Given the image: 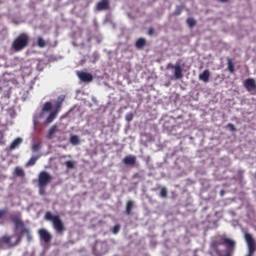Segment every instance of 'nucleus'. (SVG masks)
I'll use <instances>...</instances> for the list:
<instances>
[{
    "mask_svg": "<svg viewBox=\"0 0 256 256\" xmlns=\"http://www.w3.org/2000/svg\"><path fill=\"white\" fill-rule=\"evenodd\" d=\"M38 234L41 241H44V243H51L53 237L47 229H39Z\"/></svg>",
    "mask_w": 256,
    "mask_h": 256,
    "instance_id": "8",
    "label": "nucleus"
},
{
    "mask_svg": "<svg viewBox=\"0 0 256 256\" xmlns=\"http://www.w3.org/2000/svg\"><path fill=\"white\" fill-rule=\"evenodd\" d=\"M168 193H160L161 197H167Z\"/></svg>",
    "mask_w": 256,
    "mask_h": 256,
    "instance_id": "37",
    "label": "nucleus"
},
{
    "mask_svg": "<svg viewBox=\"0 0 256 256\" xmlns=\"http://www.w3.org/2000/svg\"><path fill=\"white\" fill-rule=\"evenodd\" d=\"M133 177H134V178H135V177H140V175H139V173H136V174L133 175Z\"/></svg>",
    "mask_w": 256,
    "mask_h": 256,
    "instance_id": "40",
    "label": "nucleus"
},
{
    "mask_svg": "<svg viewBox=\"0 0 256 256\" xmlns=\"http://www.w3.org/2000/svg\"><path fill=\"white\" fill-rule=\"evenodd\" d=\"M70 143H71L72 145H80L81 141H80L78 135H71V137H70Z\"/></svg>",
    "mask_w": 256,
    "mask_h": 256,
    "instance_id": "24",
    "label": "nucleus"
},
{
    "mask_svg": "<svg viewBox=\"0 0 256 256\" xmlns=\"http://www.w3.org/2000/svg\"><path fill=\"white\" fill-rule=\"evenodd\" d=\"M21 143H23V139L21 137H17L16 139H14V141H12L10 145L11 151L17 149L21 145Z\"/></svg>",
    "mask_w": 256,
    "mask_h": 256,
    "instance_id": "17",
    "label": "nucleus"
},
{
    "mask_svg": "<svg viewBox=\"0 0 256 256\" xmlns=\"http://www.w3.org/2000/svg\"><path fill=\"white\" fill-rule=\"evenodd\" d=\"M161 193H167V189H161Z\"/></svg>",
    "mask_w": 256,
    "mask_h": 256,
    "instance_id": "39",
    "label": "nucleus"
},
{
    "mask_svg": "<svg viewBox=\"0 0 256 256\" xmlns=\"http://www.w3.org/2000/svg\"><path fill=\"white\" fill-rule=\"evenodd\" d=\"M56 129H57V127H56L55 125H53V127H51V128L49 129V135H50V136L54 135Z\"/></svg>",
    "mask_w": 256,
    "mask_h": 256,
    "instance_id": "33",
    "label": "nucleus"
},
{
    "mask_svg": "<svg viewBox=\"0 0 256 256\" xmlns=\"http://www.w3.org/2000/svg\"><path fill=\"white\" fill-rule=\"evenodd\" d=\"M211 248L213 249L217 256H223L219 249V239H215L214 241H212Z\"/></svg>",
    "mask_w": 256,
    "mask_h": 256,
    "instance_id": "14",
    "label": "nucleus"
},
{
    "mask_svg": "<svg viewBox=\"0 0 256 256\" xmlns=\"http://www.w3.org/2000/svg\"><path fill=\"white\" fill-rule=\"evenodd\" d=\"M134 207V202L133 201H128L126 203V215H131Z\"/></svg>",
    "mask_w": 256,
    "mask_h": 256,
    "instance_id": "21",
    "label": "nucleus"
},
{
    "mask_svg": "<svg viewBox=\"0 0 256 256\" xmlns=\"http://www.w3.org/2000/svg\"><path fill=\"white\" fill-rule=\"evenodd\" d=\"M14 175H16V177L24 178L26 173H25L23 167H15Z\"/></svg>",
    "mask_w": 256,
    "mask_h": 256,
    "instance_id": "18",
    "label": "nucleus"
},
{
    "mask_svg": "<svg viewBox=\"0 0 256 256\" xmlns=\"http://www.w3.org/2000/svg\"><path fill=\"white\" fill-rule=\"evenodd\" d=\"M65 165H66V167H67L68 169H74V168H75V163H74V161H66Z\"/></svg>",
    "mask_w": 256,
    "mask_h": 256,
    "instance_id": "29",
    "label": "nucleus"
},
{
    "mask_svg": "<svg viewBox=\"0 0 256 256\" xmlns=\"http://www.w3.org/2000/svg\"><path fill=\"white\" fill-rule=\"evenodd\" d=\"M61 107H62V101H58V102L56 103L55 109H54V111H55V113H56V117H57V115H58V113H59Z\"/></svg>",
    "mask_w": 256,
    "mask_h": 256,
    "instance_id": "28",
    "label": "nucleus"
},
{
    "mask_svg": "<svg viewBox=\"0 0 256 256\" xmlns=\"http://www.w3.org/2000/svg\"><path fill=\"white\" fill-rule=\"evenodd\" d=\"M56 119V113L55 109L50 113V115L46 119V123H53V121Z\"/></svg>",
    "mask_w": 256,
    "mask_h": 256,
    "instance_id": "25",
    "label": "nucleus"
},
{
    "mask_svg": "<svg viewBox=\"0 0 256 256\" xmlns=\"http://www.w3.org/2000/svg\"><path fill=\"white\" fill-rule=\"evenodd\" d=\"M187 25L190 29H193L197 25V21L195 19L189 18L187 19Z\"/></svg>",
    "mask_w": 256,
    "mask_h": 256,
    "instance_id": "26",
    "label": "nucleus"
},
{
    "mask_svg": "<svg viewBox=\"0 0 256 256\" xmlns=\"http://www.w3.org/2000/svg\"><path fill=\"white\" fill-rule=\"evenodd\" d=\"M31 37L28 33H20L12 42V49L15 53H19L29 47Z\"/></svg>",
    "mask_w": 256,
    "mask_h": 256,
    "instance_id": "2",
    "label": "nucleus"
},
{
    "mask_svg": "<svg viewBox=\"0 0 256 256\" xmlns=\"http://www.w3.org/2000/svg\"><path fill=\"white\" fill-rule=\"evenodd\" d=\"M132 119H133V115L132 114L126 116V120L127 121H132Z\"/></svg>",
    "mask_w": 256,
    "mask_h": 256,
    "instance_id": "36",
    "label": "nucleus"
},
{
    "mask_svg": "<svg viewBox=\"0 0 256 256\" xmlns=\"http://www.w3.org/2000/svg\"><path fill=\"white\" fill-rule=\"evenodd\" d=\"M6 213H7L6 209H0V219H2L4 215H6Z\"/></svg>",
    "mask_w": 256,
    "mask_h": 256,
    "instance_id": "35",
    "label": "nucleus"
},
{
    "mask_svg": "<svg viewBox=\"0 0 256 256\" xmlns=\"http://www.w3.org/2000/svg\"><path fill=\"white\" fill-rule=\"evenodd\" d=\"M39 159V155H34L32 156L26 163V167H33V165H35L37 163Z\"/></svg>",
    "mask_w": 256,
    "mask_h": 256,
    "instance_id": "19",
    "label": "nucleus"
},
{
    "mask_svg": "<svg viewBox=\"0 0 256 256\" xmlns=\"http://www.w3.org/2000/svg\"><path fill=\"white\" fill-rule=\"evenodd\" d=\"M173 69L174 70V77L175 79H182L183 77V69L181 67V65H172V63H169L167 65V69Z\"/></svg>",
    "mask_w": 256,
    "mask_h": 256,
    "instance_id": "7",
    "label": "nucleus"
},
{
    "mask_svg": "<svg viewBox=\"0 0 256 256\" xmlns=\"http://www.w3.org/2000/svg\"><path fill=\"white\" fill-rule=\"evenodd\" d=\"M225 242V235H221V237L218 238V247L219 245H224Z\"/></svg>",
    "mask_w": 256,
    "mask_h": 256,
    "instance_id": "31",
    "label": "nucleus"
},
{
    "mask_svg": "<svg viewBox=\"0 0 256 256\" xmlns=\"http://www.w3.org/2000/svg\"><path fill=\"white\" fill-rule=\"evenodd\" d=\"M227 129L232 131V133H235L237 131V129H236L235 125H233V123H228Z\"/></svg>",
    "mask_w": 256,
    "mask_h": 256,
    "instance_id": "30",
    "label": "nucleus"
},
{
    "mask_svg": "<svg viewBox=\"0 0 256 256\" xmlns=\"http://www.w3.org/2000/svg\"><path fill=\"white\" fill-rule=\"evenodd\" d=\"M110 9V0H99L95 6V11H108Z\"/></svg>",
    "mask_w": 256,
    "mask_h": 256,
    "instance_id": "9",
    "label": "nucleus"
},
{
    "mask_svg": "<svg viewBox=\"0 0 256 256\" xmlns=\"http://www.w3.org/2000/svg\"><path fill=\"white\" fill-rule=\"evenodd\" d=\"M47 43L45 41V39H43V37H38L37 38V46L40 48V49H44V47H46Z\"/></svg>",
    "mask_w": 256,
    "mask_h": 256,
    "instance_id": "23",
    "label": "nucleus"
},
{
    "mask_svg": "<svg viewBox=\"0 0 256 256\" xmlns=\"http://www.w3.org/2000/svg\"><path fill=\"white\" fill-rule=\"evenodd\" d=\"M244 87L249 92L256 91L255 79H246V81H244Z\"/></svg>",
    "mask_w": 256,
    "mask_h": 256,
    "instance_id": "11",
    "label": "nucleus"
},
{
    "mask_svg": "<svg viewBox=\"0 0 256 256\" xmlns=\"http://www.w3.org/2000/svg\"><path fill=\"white\" fill-rule=\"evenodd\" d=\"M41 147V143H34V145H32V151L36 153L37 151H40Z\"/></svg>",
    "mask_w": 256,
    "mask_h": 256,
    "instance_id": "27",
    "label": "nucleus"
},
{
    "mask_svg": "<svg viewBox=\"0 0 256 256\" xmlns=\"http://www.w3.org/2000/svg\"><path fill=\"white\" fill-rule=\"evenodd\" d=\"M120 229H121L120 225H114V227L112 228V232L114 234H117L119 233Z\"/></svg>",
    "mask_w": 256,
    "mask_h": 256,
    "instance_id": "32",
    "label": "nucleus"
},
{
    "mask_svg": "<svg viewBox=\"0 0 256 256\" xmlns=\"http://www.w3.org/2000/svg\"><path fill=\"white\" fill-rule=\"evenodd\" d=\"M147 45V40L144 37H140L135 43L136 49H144Z\"/></svg>",
    "mask_w": 256,
    "mask_h": 256,
    "instance_id": "16",
    "label": "nucleus"
},
{
    "mask_svg": "<svg viewBox=\"0 0 256 256\" xmlns=\"http://www.w3.org/2000/svg\"><path fill=\"white\" fill-rule=\"evenodd\" d=\"M228 0H220L221 3H227Z\"/></svg>",
    "mask_w": 256,
    "mask_h": 256,
    "instance_id": "41",
    "label": "nucleus"
},
{
    "mask_svg": "<svg viewBox=\"0 0 256 256\" xmlns=\"http://www.w3.org/2000/svg\"><path fill=\"white\" fill-rule=\"evenodd\" d=\"M132 185H134V186L139 185V181H134V182L132 183Z\"/></svg>",
    "mask_w": 256,
    "mask_h": 256,
    "instance_id": "38",
    "label": "nucleus"
},
{
    "mask_svg": "<svg viewBox=\"0 0 256 256\" xmlns=\"http://www.w3.org/2000/svg\"><path fill=\"white\" fill-rule=\"evenodd\" d=\"M136 161L137 159L135 155H126V157L123 159V163L125 165H135Z\"/></svg>",
    "mask_w": 256,
    "mask_h": 256,
    "instance_id": "13",
    "label": "nucleus"
},
{
    "mask_svg": "<svg viewBox=\"0 0 256 256\" xmlns=\"http://www.w3.org/2000/svg\"><path fill=\"white\" fill-rule=\"evenodd\" d=\"M221 193H225V191H224V190H222V191H221Z\"/></svg>",
    "mask_w": 256,
    "mask_h": 256,
    "instance_id": "42",
    "label": "nucleus"
},
{
    "mask_svg": "<svg viewBox=\"0 0 256 256\" xmlns=\"http://www.w3.org/2000/svg\"><path fill=\"white\" fill-rule=\"evenodd\" d=\"M227 69L229 73L233 74L235 73V65L232 61V59H227Z\"/></svg>",
    "mask_w": 256,
    "mask_h": 256,
    "instance_id": "20",
    "label": "nucleus"
},
{
    "mask_svg": "<svg viewBox=\"0 0 256 256\" xmlns=\"http://www.w3.org/2000/svg\"><path fill=\"white\" fill-rule=\"evenodd\" d=\"M52 107H53V105L50 101H47L46 103H44L40 117H44L46 112H49L52 110Z\"/></svg>",
    "mask_w": 256,
    "mask_h": 256,
    "instance_id": "15",
    "label": "nucleus"
},
{
    "mask_svg": "<svg viewBox=\"0 0 256 256\" xmlns=\"http://www.w3.org/2000/svg\"><path fill=\"white\" fill-rule=\"evenodd\" d=\"M224 245L226 247V254L223 256H232L233 251H235V241L224 235Z\"/></svg>",
    "mask_w": 256,
    "mask_h": 256,
    "instance_id": "6",
    "label": "nucleus"
},
{
    "mask_svg": "<svg viewBox=\"0 0 256 256\" xmlns=\"http://www.w3.org/2000/svg\"><path fill=\"white\" fill-rule=\"evenodd\" d=\"M245 239L248 245V253L246 256H253L256 251V241L251 233H245Z\"/></svg>",
    "mask_w": 256,
    "mask_h": 256,
    "instance_id": "5",
    "label": "nucleus"
},
{
    "mask_svg": "<svg viewBox=\"0 0 256 256\" xmlns=\"http://www.w3.org/2000/svg\"><path fill=\"white\" fill-rule=\"evenodd\" d=\"M210 77H211V73L209 69H205V71H203V73H200L199 75L200 81H203L204 83H209Z\"/></svg>",
    "mask_w": 256,
    "mask_h": 256,
    "instance_id": "12",
    "label": "nucleus"
},
{
    "mask_svg": "<svg viewBox=\"0 0 256 256\" xmlns=\"http://www.w3.org/2000/svg\"><path fill=\"white\" fill-rule=\"evenodd\" d=\"M77 76L80 79V81H83V83H92V81H93V75L91 73H85L84 71H78Z\"/></svg>",
    "mask_w": 256,
    "mask_h": 256,
    "instance_id": "10",
    "label": "nucleus"
},
{
    "mask_svg": "<svg viewBox=\"0 0 256 256\" xmlns=\"http://www.w3.org/2000/svg\"><path fill=\"white\" fill-rule=\"evenodd\" d=\"M255 177H256V173H255Z\"/></svg>",
    "mask_w": 256,
    "mask_h": 256,
    "instance_id": "44",
    "label": "nucleus"
},
{
    "mask_svg": "<svg viewBox=\"0 0 256 256\" xmlns=\"http://www.w3.org/2000/svg\"><path fill=\"white\" fill-rule=\"evenodd\" d=\"M45 219L53 222V227L57 233H63L65 231V225L60 217V215H53L51 211L45 213Z\"/></svg>",
    "mask_w": 256,
    "mask_h": 256,
    "instance_id": "3",
    "label": "nucleus"
},
{
    "mask_svg": "<svg viewBox=\"0 0 256 256\" xmlns=\"http://www.w3.org/2000/svg\"><path fill=\"white\" fill-rule=\"evenodd\" d=\"M184 9H185V4H180V6H176L174 15H176V16L181 15V13H183Z\"/></svg>",
    "mask_w": 256,
    "mask_h": 256,
    "instance_id": "22",
    "label": "nucleus"
},
{
    "mask_svg": "<svg viewBox=\"0 0 256 256\" xmlns=\"http://www.w3.org/2000/svg\"><path fill=\"white\" fill-rule=\"evenodd\" d=\"M14 224L13 235H3L0 237V249H11L17 247L23 241V237L26 236L27 241L31 243L33 241V234L31 227H27L25 221L21 217V213H15L10 217Z\"/></svg>",
    "mask_w": 256,
    "mask_h": 256,
    "instance_id": "1",
    "label": "nucleus"
},
{
    "mask_svg": "<svg viewBox=\"0 0 256 256\" xmlns=\"http://www.w3.org/2000/svg\"><path fill=\"white\" fill-rule=\"evenodd\" d=\"M194 256H199V255H194Z\"/></svg>",
    "mask_w": 256,
    "mask_h": 256,
    "instance_id": "43",
    "label": "nucleus"
},
{
    "mask_svg": "<svg viewBox=\"0 0 256 256\" xmlns=\"http://www.w3.org/2000/svg\"><path fill=\"white\" fill-rule=\"evenodd\" d=\"M154 33H155V29H153V27H149V29H148V35H149V36H153Z\"/></svg>",
    "mask_w": 256,
    "mask_h": 256,
    "instance_id": "34",
    "label": "nucleus"
},
{
    "mask_svg": "<svg viewBox=\"0 0 256 256\" xmlns=\"http://www.w3.org/2000/svg\"><path fill=\"white\" fill-rule=\"evenodd\" d=\"M51 181H52V175H50L48 171H41L38 176V186H39L40 192H42V189H44V187H47V185H49Z\"/></svg>",
    "mask_w": 256,
    "mask_h": 256,
    "instance_id": "4",
    "label": "nucleus"
}]
</instances>
